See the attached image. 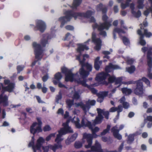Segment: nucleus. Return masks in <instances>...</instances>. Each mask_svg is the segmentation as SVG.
<instances>
[{
    "mask_svg": "<svg viewBox=\"0 0 152 152\" xmlns=\"http://www.w3.org/2000/svg\"><path fill=\"white\" fill-rule=\"evenodd\" d=\"M98 136L96 133L92 134L85 133L83 134L82 142L83 143L86 141V143L84 147L86 148H91L92 151L95 152H103L101 144L97 140H96L95 144L91 146L92 144V140L93 138H96Z\"/></svg>",
    "mask_w": 152,
    "mask_h": 152,
    "instance_id": "nucleus-1",
    "label": "nucleus"
},
{
    "mask_svg": "<svg viewBox=\"0 0 152 152\" xmlns=\"http://www.w3.org/2000/svg\"><path fill=\"white\" fill-rule=\"evenodd\" d=\"M69 122V120H68L65 123L63 124L64 128L61 129L58 131V133L56 134V137L55 140V141L57 144H55L54 147L53 148V151L55 152L57 149L62 148V146L61 144V142L64 139L61 137L62 136L68 133L72 132L73 130L71 127L68 125V124Z\"/></svg>",
    "mask_w": 152,
    "mask_h": 152,
    "instance_id": "nucleus-2",
    "label": "nucleus"
},
{
    "mask_svg": "<svg viewBox=\"0 0 152 152\" xmlns=\"http://www.w3.org/2000/svg\"><path fill=\"white\" fill-rule=\"evenodd\" d=\"M97 110L98 113V116L93 121V125L91 126V128H89L91 129L92 133H96L99 131L100 129L97 127H95L93 128V126L96 124L100 123L103 119L102 115H104L107 119L108 118L109 112L108 111H105L104 110H102L101 109L97 108Z\"/></svg>",
    "mask_w": 152,
    "mask_h": 152,
    "instance_id": "nucleus-3",
    "label": "nucleus"
},
{
    "mask_svg": "<svg viewBox=\"0 0 152 152\" xmlns=\"http://www.w3.org/2000/svg\"><path fill=\"white\" fill-rule=\"evenodd\" d=\"M61 70L62 73L65 74V81L70 82H75L81 84L83 86H86L84 80L82 81L80 79H77L78 76L77 74H73L71 71L66 67H63L61 68Z\"/></svg>",
    "mask_w": 152,
    "mask_h": 152,
    "instance_id": "nucleus-4",
    "label": "nucleus"
},
{
    "mask_svg": "<svg viewBox=\"0 0 152 152\" xmlns=\"http://www.w3.org/2000/svg\"><path fill=\"white\" fill-rule=\"evenodd\" d=\"M108 17L105 14L102 17V19L104 23H100L99 26L96 23H95L93 26L94 28H97L99 31V34L103 37L106 35V32L103 31L104 29L108 30L109 28L111 26V22L107 20Z\"/></svg>",
    "mask_w": 152,
    "mask_h": 152,
    "instance_id": "nucleus-5",
    "label": "nucleus"
},
{
    "mask_svg": "<svg viewBox=\"0 0 152 152\" xmlns=\"http://www.w3.org/2000/svg\"><path fill=\"white\" fill-rule=\"evenodd\" d=\"M140 29L137 31V34L140 36L139 43L142 46L145 45L146 42L143 39L144 35H145L147 37H150L152 35L151 33L150 32H148V31L144 28L148 26V23L146 21L143 22V25H140Z\"/></svg>",
    "mask_w": 152,
    "mask_h": 152,
    "instance_id": "nucleus-6",
    "label": "nucleus"
},
{
    "mask_svg": "<svg viewBox=\"0 0 152 152\" xmlns=\"http://www.w3.org/2000/svg\"><path fill=\"white\" fill-rule=\"evenodd\" d=\"M47 43V41L46 39H44L41 40V44L42 46H40L39 44L36 42L33 43V46L34 49V52L36 59L39 60L42 58V48L45 47Z\"/></svg>",
    "mask_w": 152,
    "mask_h": 152,
    "instance_id": "nucleus-7",
    "label": "nucleus"
},
{
    "mask_svg": "<svg viewBox=\"0 0 152 152\" xmlns=\"http://www.w3.org/2000/svg\"><path fill=\"white\" fill-rule=\"evenodd\" d=\"M142 81L145 82L148 86L150 87V83L149 81L146 78L143 77L136 82L137 87L134 89V93L137 95L142 94L143 93V89Z\"/></svg>",
    "mask_w": 152,
    "mask_h": 152,
    "instance_id": "nucleus-8",
    "label": "nucleus"
},
{
    "mask_svg": "<svg viewBox=\"0 0 152 152\" xmlns=\"http://www.w3.org/2000/svg\"><path fill=\"white\" fill-rule=\"evenodd\" d=\"M34 136L32 137L31 142L29 144V147H32V149L34 152H36V150L41 151V148L42 146V144L45 142V140L42 137H40L37 140L36 142V144L35 145H34Z\"/></svg>",
    "mask_w": 152,
    "mask_h": 152,
    "instance_id": "nucleus-9",
    "label": "nucleus"
},
{
    "mask_svg": "<svg viewBox=\"0 0 152 152\" xmlns=\"http://www.w3.org/2000/svg\"><path fill=\"white\" fill-rule=\"evenodd\" d=\"M37 120L38 123H33L31 126L30 129V133L34 135L36 133H39L42 131L41 128L42 123L41 119L39 118H37Z\"/></svg>",
    "mask_w": 152,
    "mask_h": 152,
    "instance_id": "nucleus-10",
    "label": "nucleus"
},
{
    "mask_svg": "<svg viewBox=\"0 0 152 152\" xmlns=\"http://www.w3.org/2000/svg\"><path fill=\"white\" fill-rule=\"evenodd\" d=\"M71 121L75 124L76 127L77 128H80L81 127H88L89 128H91L92 124L91 123L85 118L83 119L81 125L79 123L80 120L77 118L74 117L73 119L71 120Z\"/></svg>",
    "mask_w": 152,
    "mask_h": 152,
    "instance_id": "nucleus-11",
    "label": "nucleus"
},
{
    "mask_svg": "<svg viewBox=\"0 0 152 152\" xmlns=\"http://www.w3.org/2000/svg\"><path fill=\"white\" fill-rule=\"evenodd\" d=\"M94 13V12L91 11H88L86 13H75L73 15L75 19L77 18H80L81 17H85L89 18L91 22H94L95 20L94 18L91 16Z\"/></svg>",
    "mask_w": 152,
    "mask_h": 152,
    "instance_id": "nucleus-12",
    "label": "nucleus"
},
{
    "mask_svg": "<svg viewBox=\"0 0 152 152\" xmlns=\"http://www.w3.org/2000/svg\"><path fill=\"white\" fill-rule=\"evenodd\" d=\"M122 77H119L115 78L113 76H110L108 78L109 82L111 83L114 81L115 82V84L116 85V87H119L122 83H124L127 84L135 83V82L133 81H130L126 83L122 82Z\"/></svg>",
    "mask_w": 152,
    "mask_h": 152,
    "instance_id": "nucleus-13",
    "label": "nucleus"
},
{
    "mask_svg": "<svg viewBox=\"0 0 152 152\" xmlns=\"http://www.w3.org/2000/svg\"><path fill=\"white\" fill-rule=\"evenodd\" d=\"M80 64L82 65V67L79 69V73L81 77L83 78H85L87 77L89 75V72L85 71L83 67L86 66L87 69L89 71L92 70L91 65L88 63H86L85 65L83 64L82 62L80 61Z\"/></svg>",
    "mask_w": 152,
    "mask_h": 152,
    "instance_id": "nucleus-14",
    "label": "nucleus"
},
{
    "mask_svg": "<svg viewBox=\"0 0 152 152\" xmlns=\"http://www.w3.org/2000/svg\"><path fill=\"white\" fill-rule=\"evenodd\" d=\"M96 101L94 100H89L86 103V104H84L82 102L78 103H75V107H80L84 111L86 112L90 108V105H94L95 104Z\"/></svg>",
    "mask_w": 152,
    "mask_h": 152,
    "instance_id": "nucleus-15",
    "label": "nucleus"
},
{
    "mask_svg": "<svg viewBox=\"0 0 152 152\" xmlns=\"http://www.w3.org/2000/svg\"><path fill=\"white\" fill-rule=\"evenodd\" d=\"M4 84L7 85V86L4 87L3 84L1 83L2 89L3 91H8L9 92H12L15 87V84L13 83H10L9 80L6 79L4 80Z\"/></svg>",
    "mask_w": 152,
    "mask_h": 152,
    "instance_id": "nucleus-16",
    "label": "nucleus"
},
{
    "mask_svg": "<svg viewBox=\"0 0 152 152\" xmlns=\"http://www.w3.org/2000/svg\"><path fill=\"white\" fill-rule=\"evenodd\" d=\"M66 16L62 17L59 18V20L61 23V26L62 27L67 22L69 21L72 18V15L70 11H68L65 13Z\"/></svg>",
    "mask_w": 152,
    "mask_h": 152,
    "instance_id": "nucleus-17",
    "label": "nucleus"
},
{
    "mask_svg": "<svg viewBox=\"0 0 152 152\" xmlns=\"http://www.w3.org/2000/svg\"><path fill=\"white\" fill-rule=\"evenodd\" d=\"M147 58V64L149 67L148 70L149 72L148 75V77L150 79H152V73H150V72L151 71V69L152 68V52H150V51H148V52Z\"/></svg>",
    "mask_w": 152,
    "mask_h": 152,
    "instance_id": "nucleus-18",
    "label": "nucleus"
},
{
    "mask_svg": "<svg viewBox=\"0 0 152 152\" xmlns=\"http://www.w3.org/2000/svg\"><path fill=\"white\" fill-rule=\"evenodd\" d=\"M92 41L94 43L95 46L94 48L96 50H99L101 48L102 41L99 38H96V34L94 33H93L92 36Z\"/></svg>",
    "mask_w": 152,
    "mask_h": 152,
    "instance_id": "nucleus-19",
    "label": "nucleus"
},
{
    "mask_svg": "<svg viewBox=\"0 0 152 152\" xmlns=\"http://www.w3.org/2000/svg\"><path fill=\"white\" fill-rule=\"evenodd\" d=\"M108 75L109 74L107 73L102 72L97 75L96 80L99 83L107 84V83L105 81V80Z\"/></svg>",
    "mask_w": 152,
    "mask_h": 152,
    "instance_id": "nucleus-20",
    "label": "nucleus"
},
{
    "mask_svg": "<svg viewBox=\"0 0 152 152\" xmlns=\"http://www.w3.org/2000/svg\"><path fill=\"white\" fill-rule=\"evenodd\" d=\"M124 127L123 125L120 126L119 130L117 129L118 127L116 126L113 127L112 129V131L113 133L114 136L118 140H120L122 138V136L119 133V131L122 129Z\"/></svg>",
    "mask_w": 152,
    "mask_h": 152,
    "instance_id": "nucleus-21",
    "label": "nucleus"
},
{
    "mask_svg": "<svg viewBox=\"0 0 152 152\" xmlns=\"http://www.w3.org/2000/svg\"><path fill=\"white\" fill-rule=\"evenodd\" d=\"M129 6L131 9V13L134 16L136 17H138L141 15V13L140 11L134 8V4H131Z\"/></svg>",
    "mask_w": 152,
    "mask_h": 152,
    "instance_id": "nucleus-22",
    "label": "nucleus"
},
{
    "mask_svg": "<svg viewBox=\"0 0 152 152\" xmlns=\"http://www.w3.org/2000/svg\"><path fill=\"white\" fill-rule=\"evenodd\" d=\"M37 28L41 32H43L46 28V25L44 22L41 20H38L36 23Z\"/></svg>",
    "mask_w": 152,
    "mask_h": 152,
    "instance_id": "nucleus-23",
    "label": "nucleus"
},
{
    "mask_svg": "<svg viewBox=\"0 0 152 152\" xmlns=\"http://www.w3.org/2000/svg\"><path fill=\"white\" fill-rule=\"evenodd\" d=\"M90 40V39H89L86 42H85L84 44H79L78 45V48L77 51L80 53L81 52L84 50H87L89 49L88 47H87L85 44L89 42Z\"/></svg>",
    "mask_w": 152,
    "mask_h": 152,
    "instance_id": "nucleus-24",
    "label": "nucleus"
},
{
    "mask_svg": "<svg viewBox=\"0 0 152 152\" xmlns=\"http://www.w3.org/2000/svg\"><path fill=\"white\" fill-rule=\"evenodd\" d=\"M77 137V134L75 133L73 134L70 137H69L65 141V143L66 145H69L72 142L74 141Z\"/></svg>",
    "mask_w": 152,
    "mask_h": 152,
    "instance_id": "nucleus-25",
    "label": "nucleus"
},
{
    "mask_svg": "<svg viewBox=\"0 0 152 152\" xmlns=\"http://www.w3.org/2000/svg\"><path fill=\"white\" fill-rule=\"evenodd\" d=\"M119 66L117 65H113L110 63L105 68V70L107 72H111L113 69H120Z\"/></svg>",
    "mask_w": 152,
    "mask_h": 152,
    "instance_id": "nucleus-26",
    "label": "nucleus"
},
{
    "mask_svg": "<svg viewBox=\"0 0 152 152\" xmlns=\"http://www.w3.org/2000/svg\"><path fill=\"white\" fill-rule=\"evenodd\" d=\"M108 92L107 91L99 93L98 94V98L97 101L99 102H101L103 101L104 97L106 96Z\"/></svg>",
    "mask_w": 152,
    "mask_h": 152,
    "instance_id": "nucleus-27",
    "label": "nucleus"
},
{
    "mask_svg": "<svg viewBox=\"0 0 152 152\" xmlns=\"http://www.w3.org/2000/svg\"><path fill=\"white\" fill-rule=\"evenodd\" d=\"M62 76L60 73L58 72L55 75V79L53 81V83L55 84L57 83L62 78Z\"/></svg>",
    "mask_w": 152,
    "mask_h": 152,
    "instance_id": "nucleus-28",
    "label": "nucleus"
},
{
    "mask_svg": "<svg viewBox=\"0 0 152 152\" xmlns=\"http://www.w3.org/2000/svg\"><path fill=\"white\" fill-rule=\"evenodd\" d=\"M122 110V107L121 105H119L118 107H113L110 108L109 110V112H114L117 111L118 113V114L121 112Z\"/></svg>",
    "mask_w": 152,
    "mask_h": 152,
    "instance_id": "nucleus-29",
    "label": "nucleus"
},
{
    "mask_svg": "<svg viewBox=\"0 0 152 152\" xmlns=\"http://www.w3.org/2000/svg\"><path fill=\"white\" fill-rule=\"evenodd\" d=\"M8 97L6 96H3L2 94L0 96V101L4 106L8 105V103L7 101Z\"/></svg>",
    "mask_w": 152,
    "mask_h": 152,
    "instance_id": "nucleus-30",
    "label": "nucleus"
},
{
    "mask_svg": "<svg viewBox=\"0 0 152 152\" xmlns=\"http://www.w3.org/2000/svg\"><path fill=\"white\" fill-rule=\"evenodd\" d=\"M100 58L99 57H97L95 60L94 67L95 69L97 70L99 69L100 67V65L101 64L102 61H99Z\"/></svg>",
    "mask_w": 152,
    "mask_h": 152,
    "instance_id": "nucleus-31",
    "label": "nucleus"
},
{
    "mask_svg": "<svg viewBox=\"0 0 152 152\" xmlns=\"http://www.w3.org/2000/svg\"><path fill=\"white\" fill-rule=\"evenodd\" d=\"M86 143V141L84 142L83 143L82 142H82H81L80 141H76L74 143V146L77 149L80 148H81L83 146V144L85 143V145Z\"/></svg>",
    "mask_w": 152,
    "mask_h": 152,
    "instance_id": "nucleus-32",
    "label": "nucleus"
},
{
    "mask_svg": "<svg viewBox=\"0 0 152 152\" xmlns=\"http://www.w3.org/2000/svg\"><path fill=\"white\" fill-rule=\"evenodd\" d=\"M125 98L124 97H122L120 100V103L123 104L124 107L125 108H128L129 106V104L126 102H125Z\"/></svg>",
    "mask_w": 152,
    "mask_h": 152,
    "instance_id": "nucleus-33",
    "label": "nucleus"
},
{
    "mask_svg": "<svg viewBox=\"0 0 152 152\" xmlns=\"http://www.w3.org/2000/svg\"><path fill=\"white\" fill-rule=\"evenodd\" d=\"M82 0H74L72 7L73 9L76 8L81 3Z\"/></svg>",
    "mask_w": 152,
    "mask_h": 152,
    "instance_id": "nucleus-34",
    "label": "nucleus"
},
{
    "mask_svg": "<svg viewBox=\"0 0 152 152\" xmlns=\"http://www.w3.org/2000/svg\"><path fill=\"white\" fill-rule=\"evenodd\" d=\"M53 145H49L48 146H42V148L44 152H48L49 148L53 150V148L54 147Z\"/></svg>",
    "mask_w": 152,
    "mask_h": 152,
    "instance_id": "nucleus-35",
    "label": "nucleus"
},
{
    "mask_svg": "<svg viewBox=\"0 0 152 152\" xmlns=\"http://www.w3.org/2000/svg\"><path fill=\"white\" fill-rule=\"evenodd\" d=\"M144 0H138L137 7L139 9H142L144 7Z\"/></svg>",
    "mask_w": 152,
    "mask_h": 152,
    "instance_id": "nucleus-36",
    "label": "nucleus"
},
{
    "mask_svg": "<svg viewBox=\"0 0 152 152\" xmlns=\"http://www.w3.org/2000/svg\"><path fill=\"white\" fill-rule=\"evenodd\" d=\"M82 57V56L81 55L79 56H77L76 57L77 59L79 61H80L82 62L83 64H84V62L86 60V58H88L89 57V56L87 54H86L83 56V59L82 61H81L80 60V58Z\"/></svg>",
    "mask_w": 152,
    "mask_h": 152,
    "instance_id": "nucleus-37",
    "label": "nucleus"
},
{
    "mask_svg": "<svg viewBox=\"0 0 152 152\" xmlns=\"http://www.w3.org/2000/svg\"><path fill=\"white\" fill-rule=\"evenodd\" d=\"M96 10L98 11L102 10L103 12H105L107 11L106 9L104 8L101 4H100L99 5L97 6Z\"/></svg>",
    "mask_w": 152,
    "mask_h": 152,
    "instance_id": "nucleus-38",
    "label": "nucleus"
},
{
    "mask_svg": "<svg viewBox=\"0 0 152 152\" xmlns=\"http://www.w3.org/2000/svg\"><path fill=\"white\" fill-rule=\"evenodd\" d=\"M122 91L123 94L126 95H129L132 92L131 89H128L127 88H122Z\"/></svg>",
    "mask_w": 152,
    "mask_h": 152,
    "instance_id": "nucleus-39",
    "label": "nucleus"
},
{
    "mask_svg": "<svg viewBox=\"0 0 152 152\" xmlns=\"http://www.w3.org/2000/svg\"><path fill=\"white\" fill-rule=\"evenodd\" d=\"M56 134V133H55L50 134L46 137L45 140L47 141H50L51 139L52 138L55 137Z\"/></svg>",
    "mask_w": 152,
    "mask_h": 152,
    "instance_id": "nucleus-40",
    "label": "nucleus"
},
{
    "mask_svg": "<svg viewBox=\"0 0 152 152\" xmlns=\"http://www.w3.org/2000/svg\"><path fill=\"white\" fill-rule=\"evenodd\" d=\"M126 71L129 73H133L135 70V68L134 66H132L128 68H126Z\"/></svg>",
    "mask_w": 152,
    "mask_h": 152,
    "instance_id": "nucleus-41",
    "label": "nucleus"
},
{
    "mask_svg": "<svg viewBox=\"0 0 152 152\" xmlns=\"http://www.w3.org/2000/svg\"><path fill=\"white\" fill-rule=\"evenodd\" d=\"M126 60L127 64H132L134 62L135 60L132 58L127 57L126 58Z\"/></svg>",
    "mask_w": 152,
    "mask_h": 152,
    "instance_id": "nucleus-42",
    "label": "nucleus"
},
{
    "mask_svg": "<svg viewBox=\"0 0 152 152\" xmlns=\"http://www.w3.org/2000/svg\"><path fill=\"white\" fill-rule=\"evenodd\" d=\"M116 32H118L119 34L121 33H124V32L122 30H121L118 28H115L114 29L113 32V36L114 38H115V33Z\"/></svg>",
    "mask_w": 152,
    "mask_h": 152,
    "instance_id": "nucleus-43",
    "label": "nucleus"
},
{
    "mask_svg": "<svg viewBox=\"0 0 152 152\" xmlns=\"http://www.w3.org/2000/svg\"><path fill=\"white\" fill-rule=\"evenodd\" d=\"M132 0H127L126 4H122L121 7L122 9H124L129 6V3Z\"/></svg>",
    "mask_w": 152,
    "mask_h": 152,
    "instance_id": "nucleus-44",
    "label": "nucleus"
},
{
    "mask_svg": "<svg viewBox=\"0 0 152 152\" xmlns=\"http://www.w3.org/2000/svg\"><path fill=\"white\" fill-rule=\"evenodd\" d=\"M134 134H130L128 136V142L131 143L134 140Z\"/></svg>",
    "mask_w": 152,
    "mask_h": 152,
    "instance_id": "nucleus-45",
    "label": "nucleus"
},
{
    "mask_svg": "<svg viewBox=\"0 0 152 152\" xmlns=\"http://www.w3.org/2000/svg\"><path fill=\"white\" fill-rule=\"evenodd\" d=\"M110 127V126L108 125L107 129L104 130L101 133V135H104L107 133L109 131Z\"/></svg>",
    "mask_w": 152,
    "mask_h": 152,
    "instance_id": "nucleus-46",
    "label": "nucleus"
},
{
    "mask_svg": "<svg viewBox=\"0 0 152 152\" xmlns=\"http://www.w3.org/2000/svg\"><path fill=\"white\" fill-rule=\"evenodd\" d=\"M122 40L124 44L128 45L129 43V40L126 37H123L122 38Z\"/></svg>",
    "mask_w": 152,
    "mask_h": 152,
    "instance_id": "nucleus-47",
    "label": "nucleus"
},
{
    "mask_svg": "<svg viewBox=\"0 0 152 152\" xmlns=\"http://www.w3.org/2000/svg\"><path fill=\"white\" fill-rule=\"evenodd\" d=\"M84 81L85 82L86 84L87 85L86 86H84L87 87L88 88L90 89L92 92L94 94H95L97 92V91L95 89L93 88H91L86 83L85 81L84 80Z\"/></svg>",
    "mask_w": 152,
    "mask_h": 152,
    "instance_id": "nucleus-48",
    "label": "nucleus"
},
{
    "mask_svg": "<svg viewBox=\"0 0 152 152\" xmlns=\"http://www.w3.org/2000/svg\"><path fill=\"white\" fill-rule=\"evenodd\" d=\"M51 128L50 126L47 125L45 126L43 128V130L44 132L49 131L51 130Z\"/></svg>",
    "mask_w": 152,
    "mask_h": 152,
    "instance_id": "nucleus-49",
    "label": "nucleus"
},
{
    "mask_svg": "<svg viewBox=\"0 0 152 152\" xmlns=\"http://www.w3.org/2000/svg\"><path fill=\"white\" fill-rule=\"evenodd\" d=\"M74 37V36H72L69 33H67L66 35L65 38L66 40H69L72 39Z\"/></svg>",
    "mask_w": 152,
    "mask_h": 152,
    "instance_id": "nucleus-50",
    "label": "nucleus"
},
{
    "mask_svg": "<svg viewBox=\"0 0 152 152\" xmlns=\"http://www.w3.org/2000/svg\"><path fill=\"white\" fill-rule=\"evenodd\" d=\"M66 102L67 105L69 108L73 104V102L69 100H67L66 101Z\"/></svg>",
    "mask_w": 152,
    "mask_h": 152,
    "instance_id": "nucleus-51",
    "label": "nucleus"
},
{
    "mask_svg": "<svg viewBox=\"0 0 152 152\" xmlns=\"http://www.w3.org/2000/svg\"><path fill=\"white\" fill-rule=\"evenodd\" d=\"M72 94L73 93V98L74 99H78L80 97L79 95L78 94V93L76 92H74V93H72Z\"/></svg>",
    "mask_w": 152,
    "mask_h": 152,
    "instance_id": "nucleus-52",
    "label": "nucleus"
},
{
    "mask_svg": "<svg viewBox=\"0 0 152 152\" xmlns=\"http://www.w3.org/2000/svg\"><path fill=\"white\" fill-rule=\"evenodd\" d=\"M103 53L105 55V56H104V58H106L107 59L109 58V57L107 55L109 54L110 53V52L107 51H104L103 52Z\"/></svg>",
    "mask_w": 152,
    "mask_h": 152,
    "instance_id": "nucleus-53",
    "label": "nucleus"
},
{
    "mask_svg": "<svg viewBox=\"0 0 152 152\" xmlns=\"http://www.w3.org/2000/svg\"><path fill=\"white\" fill-rule=\"evenodd\" d=\"M61 98V93H59V94L56 96V102L58 103V101Z\"/></svg>",
    "mask_w": 152,
    "mask_h": 152,
    "instance_id": "nucleus-54",
    "label": "nucleus"
},
{
    "mask_svg": "<svg viewBox=\"0 0 152 152\" xmlns=\"http://www.w3.org/2000/svg\"><path fill=\"white\" fill-rule=\"evenodd\" d=\"M65 28L66 29L69 30H72L74 29V27L72 26L69 25L66 26Z\"/></svg>",
    "mask_w": 152,
    "mask_h": 152,
    "instance_id": "nucleus-55",
    "label": "nucleus"
},
{
    "mask_svg": "<svg viewBox=\"0 0 152 152\" xmlns=\"http://www.w3.org/2000/svg\"><path fill=\"white\" fill-rule=\"evenodd\" d=\"M23 66H19L17 67V70L18 73L20 72L24 68Z\"/></svg>",
    "mask_w": 152,
    "mask_h": 152,
    "instance_id": "nucleus-56",
    "label": "nucleus"
},
{
    "mask_svg": "<svg viewBox=\"0 0 152 152\" xmlns=\"http://www.w3.org/2000/svg\"><path fill=\"white\" fill-rule=\"evenodd\" d=\"M63 113H64V111H63V110L61 108H60V109H59L58 111V112H57V113L58 114H60L62 115L63 114Z\"/></svg>",
    "mask_w": 152,
    "mask_h": 152,
    "instance_id": "nucleus-57",
    "label": "nucleus"
},
{
    "mask_svg": "<svg viewBox=\"0 0 152 152\" xmlns=\"http://www.w3.org/2000/svg\"><path fill=\"white\" fill-rule=\"evenodd\" d=\"M36 98L39 103H42L43 102V101L41 100V99L38 96H36Z\"/></svg>",
    "mask_w": 152,
    "mask_h": 152,
    "instance_id": "nucleus-58",
    "label": "nucleus"
},
{
    "mask_svg": "<svg viewBox=\"0 0 152 152\" xmlns=\"http://www.w3.org/2000/svg\"><path fill=\"white\" fill-rule=\"evenodd\" d=\"M48 77L46 75H45L42 77V80L44 82L46 81L48 79Z\"/></svg>",
    "mask_w": 152,
    "mask_h": 152,
    "instance_id": "nucleus-59",
    "label": "nucleus"
},
{
    "mask_svg": "<svg viewBox=\"0 0 152 152\" xmlns=\"http://www.w3.org/2000/svg\"><path fill=\"white\" fill-rule=\"evenodd\" d=\"M42 92L43 93H45L47 92V88L45 87H43L42 88Z\"/></svg>",
    "mask_w": 152,
    "mask_h": 152,
    "instance_id": "nucleus-60",
    "label": "nucleus"
},
{
    "mask_svg": "<svg viewBox=\"0 0 152 152\" xmlns=\"http://www.w3.org/2000/svg\"><path fill=\"white\" fill-rule=\"evenodd\" d=\"M120 23L121 25V26L122 27L126 29V27L125 26H124V25H123V24H124V22L122 20H121L120 21Z\"/></svg>",
    "mask_w": 152,
    "mask_h": 152,
    "instance_id": "nucleus-61",
    "label": "nucleus"
},
{
    "mask_svg": "<svg viewBox=\"0 0 152 152\" xmlns=\"http://www.w3.org/2000/svg\"><path fill=\"white\" fill-rule=\"evenodd\" d=\"M147 50L148 48L146 47H143L142 48V50L144 53Z\"/></svg>",
    "mask_w": 152,
    "mask_h": 152,
    "instance_id": "nucleus-62",
    "label": "nucleus"
},
{
    "mask_svg": "<svg viewBox=\"0 0 152 152\" xmlns=\"http://www.w3.org/2000/svg\"><path fill=\"white\" fill-rule=\"evenodd\" d=\"M114 11L115 12H117L118 11V9L117 6H115L114 8Z\"/></svg>",
    "mask_w": 152,
    "mask_h": 152,
    "instance_id": "nucleus-63",
    "label": "nucleus"
},
{
    "mask_svg": "<svg viewBox=\"0 0 152 152\" xmlns=\"http://www.w3.org/2000/svg\"><path fill=\"white\" fill-rule=\"evenodd\" d=\"M147 120L149 121H152V116H148L147 118Z\"/></svg>",
    "mask_w": 152,
    "mask_h": 152,
    "instance_id": "nucleus-64",
    "label": "nucleus"
}]
</instances>
